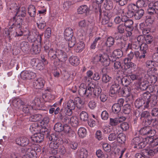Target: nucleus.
I'll list each match as a JSON object with an SVG mask.
<instances>
[{
	"instance_id": "obj_1",
	"label": "nucleus",
	"mask_w": 158,
	"mask_h": 158,
	"mask_svg": "<svg viewBox=\"0 0 158 158\" xmlns=\"http://www.w3.org/2000/svg\"><path fill=\"white\" fill-rule=\"evenodd\" d=\"M153 135L147 137L143 139L141 137H136L131 140V144L134 148H142L147 144L151 147H154L158 145V138H154Z\"/></svg>"
},
{
	"instance_id": "obj_2",
	"label": "nucleus",
	"mask_w": 158,
	"mask_h": 158,
	"mask_svg": "<svg viewBox=\"0 0 158 158\" xmlns=\"http://www.w3.org/2000/svg\"><path fill=\"white\" fill-rule=\"evenodd\" d=\"M144 13L143 9L138 8L134 4H130L128 6L127 15L130 18L134 17L135 19H139L142 17Z\"/></svg>"
},
{
	"instance_id": "obj_3",
	"label": "nucleus",
	"mask_w": 158,
	"mask_h": 158,
	"mask_svg": "<svg viewBox=\"0 0 158 158\" xmlns=\"http://www.w3.org/2000/svg\"><path fill=\"white\" fill-rule=\"evenodd\" d=\"M118 14L120 15L121 16L123 15V22H124V25L126 28V31H127L126 35L127 37H130L132 35L131 31L134 29L133 21L131 19H127V16L125 15V14L123 9H119L118 10Z\"/></svg>"
},
{
	"instance_id": "obj_4",
	"label": "nucleus",
	"mask_w": 158,
	"mask_h": 158,
	"mask_svg": "<svg viewBox=\"0 0 158 158\" xmlns=\"http://www.w3.org/2000/svg\"><path fill=\"white\" fill-rule=\"evenodd\" d=\"M151 97V94H150L144 93L141 98H139L135 101V106L139 108L143 105V109L148 108Z\"/></svg>"
},
{
	"instance_id": "obj_5",
	"label": "nucleus",
	"mask_w": 158,
	"mask_h": 158,
	"mask_svg": "<svg viewBox=\"0 0 158 158\" xmlns=\"http://www.w3.org/2000/svg\"><path fill=\"white\" fill-rule=\"evenodd\" d=\"M23 35L26 37L28 41L31 42L35 43L36 41L39 40L38 39V40H36L37 35L35 32L29 30L27 28L23 31Z\"/></svg>"
},
{
	"instance_id": "obj_6",
	"label": "nucleus",
	"mask_w": 158,
	"mask_h": 158,
	"mask_svg": "<svg viewBox=\"0 0 158 158\" xmlns=\"http://www.w3.org/2000/svg\"><path fill=\"white\" fill-rule=\"evenodd\" d=\"M22 20L21 19H17L15 22L10 27L9 30H8L10 31H11V30L13 27H15L16 29H18V31L16 30L15 36H21L23 35V32L22 31H21V29H19L22 25Z\"/></svg>"
},
{
	"instance_id": "obj_7",
	"label": "nucleus",
	"mask_w": 158,
	"mask_h": 158,
	"mask_svg": "<svg viewBox=\"0 0 158 158\" xmlns=\"http://www.w3.org/2000/svg\"><path fill=\"white\" fill-rule=\"evenodd\" d=\"M139 132L142 135H147L148 137H150L152 135H154L156 133V131L152 129L151 127L146 126L142 128L139 130Z\"/></svg>"
},
{
	"instance_id": "obj_8",
	"label": "nucleus",
	"mask_w": 158,
	"mask_h": 158,
	"mask_svg": "<svg viewBox=\"0 0 158 158\" xmlns=\"http://www.w3.org/2000/svg\"><path fill=\"white\" fill-rule=\"evenodd\" d=\"M38 37L39 40L36 41L32 44L31 49L32 53L34 54L39 53L40 51L41 37L39 35Z\"/></svg>"
},
{
	"instance_id": "obj_9",
	"label": "nucleus",
	"mask_w": 158,
	"mask_h": 158,
	"mask_svg": "<svg viewBox=\"0 0 158 158\" xmlns=\"http://www.w3.org/2000/svg\"><path fill=\"white\" fill-rule=\"evenodd\" d=\"M148 13L150 15L158 14V1L149 3Z\"/></svg>"
},
{
	"instance_id": "obj_10",
	"label": "nucleus",
	"mask_w": 158,
	"mask_h": 158,
	"mask_svg": "<svg viewBox=\"0 0 158 158\" xmlns=\"http://www.w3.org/2000/svg\"><path fill=\"white\" fill-rule=\"evenodd\" d=\"M75 106L74 101L72 100H69L67 102V106L65 108L66 114L68 116L71 115L72 114V111L75 109Z\"/></svg>"
},
{
	"instance_id": "obj_11",
	"label": "nucleus",
	"mask_w": 158,
	"mask_h": 158,
	"mask_svg": "<svg viewBox=\"0 0 158 158\" xmlns=\"http://www.w3.org/2000/svg\"><path fill=\"white\" fill-rule=\"evenodd\" d=\"M16 143L22 146L27 145L28 144H33L31 140L27 137L23 136L19 138H17L15 140Z\"/></svg>"
},
{
	"instance_id": "obj_12",
	"label": "nucleus",
	"mask_w": 158,
	"mask_h": 158,
	"mask_svg": "<svg viewBox=\"0 0 158 158\" xmlns=\"http://www.w3.org/2000/svg\"><path fill=\"white\" fill-rule=\"evenodd\" d=\"M126 119V118L123 116L114 118H110L109 119V124L111 127H115L125 120Z\"/></svg>"
},
{
	"instance_id": "obj_13",
	"label": "nucleus",
	"mask_w": 158,
	"mask_h": 158,
	"mask_svg": "<svg viewBox=\"0 0 158 158\" xmlns=\"http://www.w3.org/2000/svg\"><path fill=\"white\" fill-rule=\"evenodd\" d=\"M152 69H148L147 73L149 77L148 79L151 81L152 82L155 83L157 81V79L155 75V73H157V69L154 68L153 70Z\"/></svg>"
},
{
	"instance_id": "obj_14",
	"label": "nucleus",
	"mask_w": 158,
	"mask_h": 158,
	"mask_svg": "<svg viewBox=\"0 0 158 158\" xmlns=\"http://www.w3.org/2000/svg\"><path fill=\"white\" fill-rule=\"evenodd\" d=\"M45 83L44 79L41 77L39 78L34 81L33 82L34 87L36 89H41L43 88Z\"/></svg>"
},
{
	"instance_id": "obj_15",
	"label": "nucleus",
	"mask_w": 158,
	"mask_h": 158,
	"mask_svg": "<svg viewBox=\"0 0 158 158\" xmlns=\"http://www.w3.org/2000/svg\"><path fill=\"white\" fill-rule=\"evenodd\" d=\"M120 89L121 88L118 84H113L110 88L109 94L111 97L114 96L116 94L120 93Z\"/></svg>"
},
{
	"instance_id": "obj_16",
	"label": "nucleus",
	"mask_w": 158,
	"mask_h": 158,
	"mask_svg": "<svg viewBox=\"0 0 158 158\" xmlns=\"http://www.w3.org/2000/svg\"><path fill=\"white\" fill-rule=\"evenodd\" d=\"M43 134L40 133H34L32 136L30 138V139L33 142L40 143L44 139Z\"/></svg>"
},
{
	"instance_id": "obj_17",
	"label": "nucleus",
	"mask_w": 158,
	"mask_h": 158,
	"mask_svg": "<svg viewBox=\"0 0 158 158\" xmlns=\"http://www.w3.org/2000/svg\"><path fill=\"white\" fill-rule=\"evenodd\" d=\"M73 29L70 27H67L65 30L64 32V39L66 40H71L73 37Z\"/></svg>"
},
{
	"instance_id": "obj_18",
	"label": "nucleus",
	"mask_w": 158,
	"mask_h": 158,
	"mask_svg": "<svg viewBox=\"0 0 158 158\" xmlns=\"http://www.w3.org/2000/svg\"><path fill=\"white\" fill-rule=\"evenodd\" d=\"M131 89L130 87L126 86L124 89H121L120 93L123 96L127 98L131 97V98L132 96L131 94Z\"/></svg>"
},
{
	"instance_id": "obj_19",
	"label": "nucleus",
	"mask_w": 158,
	"mask_h": 158,
	"mask_svg": "<svg viewBox=\"0 0 158 158\" xmlns=\"http://www.w3.org/2000/svg\"><path fill=\"white\" fill-rule=\"evenodd\" d=\"M100 62L102 65L105 66H107L109 65L110 60L107 54H102Z\"/></svg>"
},
{
	"instance_id": "obj_20",
	"label": "nucleus",
	"mask_w": 158,
	"mask_h": 158,
	"mask_svg": "<svg viewBox=\"0 0 158 158\" xmlns=\"http://www.w3.org/2000/svg\"><path fill=\"white\" fill-rule=\"evenodd\" d=\"M91 83H90V84H89V86L86 88V90L85 95V96L86 97H88L89 98H91L93 94V93L94 90V88L95 87V85H93L92 86L91 85Z\"/></svg>"
},
{
	"instance_id": "obj_21",
	"label": "nucleus",
	"mask_w": 158,
	"mask_h": 158,
	"mask_svg": "<svg viewBox=\"0 0 158 158\" xmlns=\"http://www.w3.org/2000/svg\"><path fill=\"white\" fill-rule=\"evenodd\" d=\"M63 130L64 132L68 136H72L74 135V132L71 129L70 127L67 124L63 125Z\"/></svg>"
},
{
	"instance_id": "obj_22",
	"label": "nucleus",
	"mask_w": 158,
	"mask_h": 158,
	"mask_svg": "<svg viewBox=\"0 0 158 158\" xmlns=\"http://www.w3.org/2000/svg\"><path fill=\"white\" fill-rule=\"evenodd\" d=\"M89 11V8L86 5H83L80 6L77 9V12L79 14H86Z\"/></svg>"
},
{
	"instance_id": "obj_23",
	"label": "nucleus",
	"mask_w": 158,
	"mask_h": 158,
	"mask_svg": "<svg viewBox=\"0 0 158 158\" xmlns=\"http://www.w3.org/2000/svg\"><path fill=\"white\" fill-rule=\"evenodd\" d=\"M117 80L118 81L119 84H122L123 85L125 86L126 87L127 86L131 83V80L126 77L122 78L119 77L117 79Z\"/></svg>"
},
{
	"instance_id": "obj_24",
	"label": "nucleus",
	"mask_w": 158,
	"mask_h": 158,
	"mask_svg": "<svg viewBox=\"0 0 158 158\" xmlns=\"http://www.w3.org/2000/svg\"><path fill=\"white\" fill-rule=\"evenodd\" d=\"M40 127L39 126L37 123H33L30 126L29 128L30 130L33 134L37 133L40 130Z\"/></svg>"
},
{
	"instance_id": "obj_25",
	"label": "nucleus",
	"mask_w": 158,
	"mask_h": 158,
	"mask_svg": "<svg viewBox=\"0 0 158 158\" xmlns=\"http://www.w3.org/2000/svg\"><path fill=\"white\" fill-rule=\"evenodd\" d=\"M69 61L70 64L74 66H77L79 63L78 58L76 56H72L69 58Z\"/></svg>"
},
{
	"instance_id": "obj_26",
	"label": "nucleus",
	"mask_w": 158,
	"mask_h": 158,
	"mask_svg": "<svg viewBox=\"0 0 158 158\" xmlns=\"http://www.w3.org/2000/svg\"><path fill=\"white\" fill-rule=\"evenodd\" d=\"M48 63L46 59H43L42 61H40L37 63L36 65V68L38 70H43L44 68V65L48 64Z\"/></svg>"
},
{
	"instance_id": "obj_27",
	"label": "nucleus",
	"mask_w": 158,
	"mask_h": 158,
	"mask_svg": "<svg viewBox=\"0 0 158 158\" xmlns=\"http://www.w3.org/2000/svg\"><path fill=\"white\" fill-rule=\"evenodd\" d=\"M26 154L30 158H36V152L31 148H28L26 151Z\"/></svg>"
},
{
	"instance_id": "obj_28",
	"label": "nucleus",
	"mask_w": 158,
	"mask_h": 158,
	"mask_svg": "<svg viewBox=\"0 0 158 158\" xmlns=\"http://www.w3.org/2000/svg\"><path fill=\"white\" fill-rule=\"evenodd\" d=\"M124 66L127 69L130 68H134L136 67V65L131 60H128L127 58H124L123 60Z\"/></svg>"
},
{
	"instance_id": "obj_29",
	"label": "nucleus",
	"mask_w": 158,
	"mask_h": 158,
	"mask_svg": "<svg viewBox=\"0 0 158 158\" xmlns=\"http://www.w3.org/2000/svg\"><path fill=\"white\" fill-rule=\"evenodd\" d=\"M48 56L51 60H54L57 58L56 50L55 51L52 48H50L48 53Z\"/></svg>"
},
{
	"instance_id": "obj_30",
	"label": "nucleus",
	"mask_w": 158,
	"mask_h": 158,
	"mask_svg": "<svg viewBox=\"0 0 158 158\" xmlns=\"http://www.w3.org/2000/svg\"><path fill=\"white\" fill-rule=\"evenodd\" d=\"M78 90V93L79 95L82 97L85 96V95L86 90V87L84 83H81L79 87Z\"/></svg>"
},
{
	"instance_id": "obj_31",
	"label": "nucleus",
	"mask_w": 158,
	"mask_h": 158,
	"mask_svg": "<svg viewBox=\"0 0 158 158\" xmlns=\"http://www.w3.org/2000/svg\"><path fill=\"white\" fill-rule=\"evenodd\" d=\"M84 46V44L82 42H79L75 45V50L77 52H81L82 51Z\"/></svg>"
},
{
	"instance_id": "obj_32",
	"label": "nucleus",
	"mask_w": 158,
	"mask_h": 158,
	"mask_svg": "<svg viewBox=\"0 0 158 158\" xmlns=\"http://www.w3.org/2000/svg\"><path fill=\"white\" fill-rule=\"evenodd\" d=\"M36 24L38 27L40 29L44 28L46 26V23L42 17L38 18Z\"/></svg>"
},
{
	"instance_id": "obj_33",
	"label": "nucleus",
	"mask_w": 158,
	"mask_h": 158,
	"mask_svg": "<svg viewBox=\"0 0 158 158\" xmlns=\"http://www.w3.org/2000/svg\"><path fill=\"white\" fill-rule=\"evenodd\" d=\"M20 47L22 50L26 52H28L30 50L28 43L26 41L22 42L20 44Z\"/></svg>"
},
{
	"instance_id": "obj_34",
	"label": "nucleus",
	"mask_w": 158,
	"mask_h": 158,
	"mask_svg": "<svg viewBox=\"0 0 158 158\" xmlns=\"http://www.w3.org/2000/svg\"><path fill=\"white\" fill-rule=\"evenodd\" d=\"M89 22L87 20H82L78 22V26L80 27L82 29L86 28L89 25Z\"/></svg>"
},
{
	"instance_id": "obj_35",
	"label": "nucleus",
	"mask_w": 158,
	"mask_h": 158,
	"mask_svg": "<svg viewBox=\"0 0 158 158\" xmlns=\"http://www.w3.org/2000/svg\"><path fill=\"white\" fill-rule=\"evenodd\" d=\"M134 56L137 59H138L139 56V52L136 51L133 52L131 51L128 54V57L125 58H127L128 60H131Z\"/></svg>"
},
{
	"instance_id": "obj_36",
	"label": "nucleus",
	"mask_w": 158,
	"mask_h": 158,
	"mask_svg": "<svg viewBox=\"0 0 158 158\" xmlns=\"http://www.w3.org/2000/svg\"><path fill=\"white\" fill-rule=\"evenodd\" d=\"M28 13L31 17H34L36 15L35 9L33 5H30L28 8Z\"/></svg>"
},
{
	"instance_id": "obj_37",
	"label": "nucleus",
	"mask_w": 158,
	"mask_h": 158,
	"mask_svg": "<svg viewBox=\"0 0 158 158\" xmlns=\"http://www.w3.org/2000/svg\"><path fill=\"white\" fill-rule=\"evenodd\" d=\"M121 107L119 104L115 103L113 105L112 107V111L114 114H117L121 111Z\"/></svg>"
},
{
	"instance_id": "obj_38",
	"label": "nucleus",
	"mask_w": 158,
	"mask_h": 158,
	"mask_svg": "<svg viewBox=\"0 0 158 158\" xmlns=\"http://www.w3.org/2000/svg\"><path fill=\"white\" fill-rule=\"evenodd\" d=\"M60 141H52L49 144V147L52 149H57L60 144Z\"/></svg>"
},
{
	"instance_id": "obj_39",
	"label": "nucleus",
	"mask_w": 158,
	"mask_h": 158,
	"mask_svg": "<svg viewBox=\"0 0 158 158\" xmlns=\"http://www.w3.org/2000/svg\"><path fill=\"white\" fill-rule=\"evenodd\" d=\"M70 123L72 126H77L78 124V118L75 116L71 117L70 118Z\"/></svg>"
},
{
	"instance_id": "obj_40",
	"label": "nucleus",
	"mask_w": 158,
	"mask_h": 158,
	"mask_svg": "<svg viewBox=\"0 0 158 158\" xmlns=\"http://www.w3.org/2000/svg\"><path fill=\"white\" fill-rule=\"evenodd\" d=\"M86 129L84 127H81L78 130V134L80 137L83 138L85 137L86 134Z\"/></svg>"
},
{
	"instance_id": "obj_41",
	"label": "nucleus",
	"mask_w": 158,
	"mask_h": 158,
	"mask_svg": "<svg viewBox=\"0 0 158 158\" xmlns=\"http://www.w3.org/2000/svg\"><path fill=\"white\" fill-rule=\"evenodd\" d=\"M32 107L30 105H24L23 108V111L25 114H30L31 111L32 110Z\"/></svg>"
},
{
	"instance_id": "obj_42",
	"label": "nucleus",
	"mask_w": 158,
	"mask_h": 158,
	"mask_svg": "<svg viewBox=\"0 0 158 158\" xmlns=\"http://www.w3.org/2000/svg\"><path fill=\"white\" fill-rule=\"evenodd\" d=\"M113 6V3L110 1H107L103 5L104 8L107 10H110L112 9Z\"/></svg>"
},
{
	"instance_id": "obj_43",
	"label": "nucleus",
	"mask_w": 158,
	"mask_h": 158,
	"mask_svg": "<svg viewBox=\"0 0 158 158\" xmlns=\"http://www.w3.org/2000/svg\"><path fill=\"white\" fill-rule=\"evenodd\" d=\"M63 126L60 123H56L54 126V129L55 131L58 132L63 131Z\"/></svg>"
},
{
	"instance_id": "obj_44",
	"label": "nucleus",
	"mask_w": 158,
	"mask_h": 158,
	"mask_svg": "<svg viewBox=\"0 0 158 158\" xmlns=\"http://www.w3.org/2000/svg\"><path fill=\"white\" fill-rule=\"evenodd\" d=\"M126 140V136L123 133H120L117 135V140L119 142L123 143L125 142Z\"/></svg>"
},
{
	"instance_id": "obj_45",
	"label": "nucleus",
	"mask_w": 158,
	"mask_h": 158,
	"mask_svg": "<svg viewBox=\"0 0 158 158\" xmlns=\"http://www.w3.org/2000/svg\"><path fill=\"white\" fill-rule=\"evenodd\" d=\"M122 55V51L119 49L114 50L112 54V55L113 57H115L116 58H119L121 57Z\"/></svg>"
},
{
	"instance_id": "obj_46",
	"label": "nucleus",
	"mask_w": 158,
	"mask_h": 158,
	"mask_svg": "<svg viewBox=\"0 0 158 158\" xmlns=\"http://www.w3.org/2000/svg\"><path fill=\"white\" fill-rule=\"evenodd\" d=\"M88 152L86 149L82 148L80 150L79 156L80 158H86Z\"/></svg>"
},
{
	"instance_id": "obj_47",
	"label": "nucleus",
	"mask_w": 158,
	"mask_h": 158,
	"mask_svg": "<svg viewBox=\"0 0 158 158\" xmlns=\"http://www.w3.org/2000/svg\"><path fill=\"white\" fill-rule=\"evenodd\" d=\"M131 106L129 104H126L123 107V112L125 114H128L131 112Z\"/></svg>"
},
{
	"instance_id": "obj_48",
	"label": "nucleus",
	"mask_w": 158,
	"mask_h": 158,
	"mask_svg": "<svg viewBox=\"0 0 158 158\" xmlns=\"http://www.w3.org/2000/svg\"><path fill=\"white\" fill-rule=\"evenodd\" d=\"M14 105L16 106H19V105H23L24 102L19 98H17L14 99L13 102Z\"/></svg>"
},
{
	"instance_id": "obj_49",
	"label": "nucleus",
	"mask_w": 158,
	"mask_h": 158,
	"mask_svg": "<svg viewBox=\"0 0 158 158\" xmlns=\"http://www.w3.org/2000/svg\"><path fill=\"white\" fill-rule=\"evenodd\" d=\"M80 117L81 120L84 121H87L88 118L87 113L85 111H82L80 114Z\"/></svg>"
},
{
	"instance_id": "obj_50",
	"label": "nucleus",
	"mask_w": 158,
	"mask_h": 158,
	"mask_svg": "<svg viewBox=\"0 0 158 158\" xmlns=\"http://www.w3.org/2000/svg\"><path fill=\"white\" fill-rule=\"evenodd\" d=\"M42 116L40 114H36L31 116L29 118V119L32 122H36L40 119Z\"/></svg>"
},
{
	"instance_id": "obj_51",
	"label": "nucleus",
	"mask_w": 158,
	"mask_h": 158,
	"mask_svg": "<svg viewBox=\"0 0 158 158\" xmlns=\"http://www.w3.org/2000/svg\"><path fill=\"white\" fill-rule=\"evenodd\" d=\"M135 6L137 7L138 8L141 9L142 7H145L147 5L143 0H138L136 3V5Z\"/></svg>"
},
{
	"instance_id": "obj_52",
	"label": "nucleus",
	"mask_w": 158,
	"mask_h": 158,
	"mask_svg": "<svg viewBox=\"0 0 158 158\" xmlns=\"http://www.w3.org/2000/svg\"><path fill=\"white\" fill-rule=\"evenodd\" d=\"M148 49V46L147 44L146 43L141 44L140 46V50L141 52V53H146Z\"/></svg>"
},
{
	"instance_id": "obj_53",
	"label": "nucleus",
	"mask_w": 158,
	"mask_h": 158,
	"mask_svg": "<svg viewBox=\"0 0 158 158\" xmlns=\"http://www.w3.org/2000/svg\"><path fill=\"white\" fill-rule=\"evenodd\" d=\"M26 8L23 7L21 8H19L16 12V14H18L19 15H21L22 17H24L26 15Z\"/></svg>"
},
{
	"instance_id": "obj_54",
	"label": "nucleus",
	"mask_w": 158,
	"mask_h": 158,
	"mask_svg": "<svg viewBox=\"0 0 158 158\" xmlns=\"http://www.w3.org/2000/svg\"><path fill=\"white\" fill-rule=\"evenodd\" d=\"M114 43V38L111 37H110L107 38L106 42V44L107 46L110 47L113 45Z\"/></svg>"
},
{
	"instance_id": "obj_55",
	"label": "nucleus",
	"mask_w": 158,
	"mask_h": 158,
	"mask_svg": "<svg viewBox=\"0 0 158 158\" xmlns=\"http://www.w3.org/2000/svg\"><path fill=\"white\" fill-rule=\"evenodd\" d=\"M57 59L59 61L63 62H65L67 59V56L66 53L64 52L60 56H59V57Z\"/></svg>"
},
{
	"instance_id": "obj_56",
	"label": "nucleus",
	"mask_w": 158,
	"mask_h": 158,
	"mask_svg": "<svg viewBox=\"0 0 158 158\" xmlns=\"http://www.w3.org/2000/svg\"><path fill=\"white\" fill-rule=\"evenodd\" d=\"M126 27L123 24H121L118 26L117 27V31L118 33L122 34L124 33Z\"/></svg>"
},
{
	"instance_id": "obj_57",
	"label": "nucleus",
	"mask_w": 158,
	"mask_h": 158,
	"mask_svg": "<svg viewBox=\"0 0 158 158\" xmlns=\"http://www.w3.org/2000/svg\"><path fill=\"white\" fill-rule=\"evenodd\" d=\"M112 129V127L110 125H105L103 127V131L105 133H108L111 132Z\"/></svg>"
},
{
	"instance_id": "obj_58",
	"label": "nucleus",
	"mask_w": 158,
	"mask_h": 158,
	"mask_svg": "<svg viewBox=\"0 0 158 158\" xmlns=\"http://www.w3.org/2000/svg\"><path fill=\"white\" fill-rule=\"evenodd\" d=\"M156 63H155L154 61L148 60L146 62V66L149 69H151L154 66H156Z\"/></svg>"
},
{
	"instance_id": "obj_59",
	"label": "nucleus",
	"mask_w": 158,
	"mask_h": 158,
	"mask_svg": "<svg viewBox=\"0 0 158 158\" xmlns=\"http://www.w3.org/2000/svg\"><path fill=\"white\" fill-rule=\"evenodd\" d=\"M154 21V18L150 16H147L145 20V23L147 25H151Z\"/></svg>"
},
{
	"instance_id": "obj_60",
	"label": "nucleus",
	"mask_w": 158,
	"mask_h": 158,
	"mask_svg": "<svg viewBox=\"0 0 158 158\" xmlns=\"http://www.w3.org/2000/svg\"><path fill=\"white\" fill-rule=\"evenodd\" d=\"M49 121V119L48 117L46 116L40 122L41 125H43L44 127L46 126Z\"/></svg>"
},
{
	"instance_id": "obj_61",
	"label": "nucleus",
	"mask_w": 158,
	"mask_h": 158,
	"mask_svg": "<svg viewBox=\"0 0 158 158\" xmlns=\"http://www.w3.org/2000/svg\"><path fill=\"white\" fill-rule=\"evenodd\" d=\"M147 82V81H145L141 82L139 86L140 88L143 90L147 89L148 86Z\"/></svg>"
},
{
	"instance_id": "obj_62",
	"label": "nucleus",
	"mask_w": 158,
	"mask_h": 158,
	"mask_svg": "<svg viewBox=\"0 0 158 158\" xmlns=\"http://www.w3.org/2000/svg\"><path fill=\"white\" fill-rule=\"evenodd\" d=\"M108 138L109 140L110 141H114L116 139L117 140V134L115 133H111L109 135Z\"/></svg>"
},
{
	"instance_id": "obj_63",
	"label": "nucleus",
	"mask_w": 158,
	"mask_h": 158,
	"mask_svg": "<svg viewBox=\"0 0 158 158\" xmlns=\"http://www.w3.org/2000/svg\"><path fill=\"white\" fill-rule=\"evenodd\" d=\"M145 39L146 43L148 44H151L153 40L152 36L149 35H146L145 37Z\"/></svg>"
},
{
	"instance_id": "obj_64",
	"label": "nucleus",
	"mask_w": 158,
	"mask_h": 158,
	"mask_svg": "<svg viewBox=\"0 0 158 158\" xmlns=\"http://www.w3.org/2000/svg\"><path fill=\"white\" fill-rule=\"evenodd\" d=\"M51 29L50 28L48 27L46 29L45 33L44 36L46 38H49L51 35Z\"/></svg>"
}]
</instances>
